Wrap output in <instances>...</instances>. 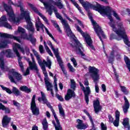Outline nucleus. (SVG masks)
<instances>
[{
	"label": "nucleus",
	"mask_w": 130,
	"mask_h": 130,
	"mask_svg": "<svg viewBox=\"0 0 130 130\" xmlns=\"http://www.w3.org/2000/svg\"><path fill=\"white\" fill-rule=\"evenodd\" d=\"M89 9H92L94 11H96L101 14L106 15L110 21V22H109V25L110 27H112L113 30L116 31L117 34H120V30H116V28H115V21H114L112 16H111V13L112 12V8L109 6H107L105 8L97 2H93V4H91L89 2H87L84 9L85 11H88Z\"/></svg>",
	"instance_id": "obj_1"
},
{
	"label": "nucleus",
	"mask_w": 130,
	"mask_h": 130,
	"mask_svg": "<svg viewBox=\"0 0 130 130\" xmlns=\"http://www.w3.org/2000/svg\"><path fill=\"white\" fill-rule=\"evenodd\" d=\"M111 28H112V30L115 33L117 34L116 35L114 34H112L110 35V39L111 40H113V39H115L116 40H117L118 41H119L121 40V38L123 39V41L126 45L128 46V47H130V41L129 39H128V37H127V35H126V32H125V28H124V27H123V23L122 22H120L118 23L117 24V28H116V25L115 23V28H116V31H120V34L118 35L116 31H114L113 30V27L111 26ZM121 37V38H120Z\"/></svg>",
	"instance_id": "obj_2"
},
{
	"label": "nucleus",
	"mask_w": 130,
	"mask_h": 130,
	"mask_svg": "<svg viewBox=\"0 0 130 130\" xmlns=\"http://www.w3.org/2000/svg\"><path fill=\"white\" fill-rule=\"evenodd\" d=\"M0 37L2 38H8V39H4L0 41V49L9 48V45H8V44H11V43L10 39H14V40H16L17 42H19V43H21V40L19 39V37L6 33H2L0 32Z\"/></svg>",
	"instance_id": "obj_3"
},
{
	"label": "nucleus",
	"mask_w": 130,
	"mask_h": 130,
	"mask_svg": "<svg viewBox=\"0 0 130 130\" xmlns=\"http://www.w3.org/2000/svg\"><path fill=\"white\" fill-rule=\"evenodd\" d=\"M88 17L89 18V19L90 20L93 27V29L95 32V33L97 34L98 37L99 38V39H100L101 41L103 43V40H102V38L101 37L102 35L103 38H104V39H105V38H106V36H105V35L104 34V32L102 30V29H101V27L99 26V25H98V24H97V22H96V21H95L94 20V19H93V16L92 15V13L88 12Z\"/></svg>",
	"instance_id": "obj_4"
},
{
	"label": "nucleus",
	"mask_w": 130,
	"mask_h": 130,
	"mask_svg": "<svg viewBox=\"0 0 130 130\" xmlns=\"http://www.w3.org/2000/svg\"><path fill=\"white\" fill-rule=\"evenodd\" d=\"M3 7L4 10L7 13L8 16H9L10 21L13 23H19L20 22V19L19 18H16V15L14 13V10L12 6H8L7 4L3 2Z\"/></svg>",
	"instance_id": "obj_5"
},
{
	"label": "nucleus",
	"mask_w": 130,
	"mask_h": 130,
	"mask_svg": "<svg viewBox=\"0 0 130 130\" xmlns=\"http://www.w3.org/2000/svg\"><path fill=\"white\" fill-rule=\"evenodd\" d=\"M89 72L90 74H92L91 77L92 78L93 80V82L95 83V90L96 93H99V86H98V84H97V81L99 80V70L98 69L94 67H89Z\"/></svg>",
	"instance_id": "obj_6"
},
{
	"label": "nucleus",
	"mask_w": 130,
	"mask_h": 130,
	"mask_svg": "<svg viewBox=\"0 0 130 130\" xmlns=\"http://www.w3.org/2000/svg\"><path fill=\"white\" fill-rule=\"evenodd\" d=\"M9 73L12 74V76L8 75V78L11 83L17 84V82H21L23 80V76L19 73L15 71V69H12L9 71Z\"/></svg>",
	"instance_id": "obj_7"
},
{
	"label": "nucleus",
	"mask_w": 130,
	"mask_h": 130,
	"mask_svg": "<svg viewBox=\"0 0 130 130\" xmlns=\"http://www.w3.org/2000/svg\"><path fill=\"white\" fill-rule=\"evenodd\" d=\"M22 17H24L25 20L27 24V29L28 31L31 32L32 34L35 32V28L33 26V23L31 22V18H30V13L29 12H25L24 13H22Z\"/></svg>",
	"instance_id": "obj_8"
},
{
	"label": "nucleus",
	"mask_w": 130,
	"mask_h": 130,
	"mask_svg": "<svg viewBox=\"0 0 130 130\" xmlns=\"http://www.w3.org/2000/svg\"><path fill=\"white\" fill-rule=\"evenodd\" d=\"M76 29L77 31L81 34L82 36L84 37L85 39V42H86L87 45L89 46L90 48L92 49V50H95V48L94 47V46L92 45V43H93V41H92V39H91V37L88 34L85 35V32L82 30V29H81V27L79 26V25H77L76 26Z\"/></svg>",
	"instance_id": "obj_9"
},
{
	"label": "nucleus",
	"mask_w": 130,
	"mask_h": 130,
	"mask_svg": "<svg viewBox=\"0 0 130 130\" xmlns=\"http://www.w3.org/2000/svg\"><path fill=\"white\" fill-rule=\"evenodd\" d=\"M39 1L40 2H41V3H42V4H43L44 7L47 10V12H48V14H49L50 16H51L52 15V13H53V11L55 15H57V14H58L57 9L53 5H51V4H49V3L47 2H44V0H39Z\"/></svg>",
	"instance_id": "obj_10"
},
{
	"label": "nucleus",
	"mask_w": 130,
	"mask_h": 130,
	"mask_svg": "<svg viewBox=\"0 0 130 130\" xmlns=\"http://www.w3.org/2000/svg\"><path fill=\"white\" fill-rule=\"evenodd\" d=\"M55 16L57 19H59L61 21L62 25L64 26L66 29L68 36H72V34H73V32H72L71 27H70V25H69V23H68V21L63 19V18H62V17H61V15H60L59 13L56 14Z\"/></svg>",
	"instance_id": "obj_11"
},
{
	"label": "nucleus",
	"mask_w": 130,
	"mask_h": 130,
	"mask_svg": "<svg viewBox=\"0 0 130 130\" xmlns=\"http://www.w3.org/2000/svg\"><path fill=\"white\" fill-rule=\"evenodd\" d=\"M0 87L3 91H6V92L10 95H11V94H14L15 96H20V95H21V91H20V90L15 86L13 87L12 90L10 88L6 86H4V85L2 84L0 85Z\"/></svg>",
	"instance_id": "obj_12"
},
{
	"label": "nucleus",
	"mask_w": 130,
	"mask_h": 130,
	"mask_svg": "<svg viewBox=\"0 0 130 130\" xmlns=\"http://www.w3.org/2000/svg\"><path fill=\"white\" fill-rule=\"evenodd\" d=\"M36 98V95L34 94L31 99V102L30 103V110L34 115H39L40 112H39V108L36 106V102H35V99Z\"/></svg>",
	"instance_id": "obj_13"
},
{
	"label": "nucleus",
	"mask_w": 130,
	"mask_h": 130,
	"mask_svg": "<svg viewBox=\"0 0 130 130\" xmlns=\"http://www.w3.org/2000/svg\"><path fill=\"white\" fill-rule=\"evenodd\" d=\"M75 46H74L73 44H71V46H72V47H73V48L74 47H75L76 51L79 52V54L81 55V56H82V58L84 59V60H87V58H86V55L82 51V49H83L82 44H80L78 40L75 41Z\"/></svg>",
	"instance_id": "obj_14"
},
{
	"label": "nucleus",
	"mask_w": 130,
	"mask_h": 130,
	"mask_svg": "<svg viewBox=\"0 0 130 130\" xmlns=\"http://www.w3.org/2000/svg\"><path fill=\"white\" fill-rule=\"evenodd\" d=\"M3 27L7 28V29H9L10 30H12V29H13L12 25H11V24H10L8 22V19L6 15H3L0 18V28Z\"/></svg>",
	"instance_id": "obj_15"
},
{
	"label": "nucleus",
	"mask_w": 130,
	"mask_h": 130,
	"mask_svg": "<svg viewBox=\"0 0 130 130\" xmlns=\"http://www.w3.org/2000/svg\"><path fill=\"white\" fill-rule=\"evenodd\" d=\"M27 5L29 6V8H30L35 13H36V14H37V15L40 16V17L43 19L46 24H48V20H47V18L44 16V15H42V13H40L39 11H38V9L36 7L34 6V5L31 3H28Z\"/></svg>",
	"instance_id": "obj_16"
},
{
	"label": "nucleus",
	"mask_w": 130,
	"mask_h": 130,
	"mask_svg": "<svg viewBox=\"0 0 130 130\" xmlns=\"http://www.w3.org/2000/svg\"><path fill=\"white\" fill-rule=\"evenodd\" d=\"M93 106L95 113L98 114L101 110H102V106L100 105V101L99 99H96V100L93 102Z\"/></svg>",
	"instance_id": "obj_17"
},
{
	"label": "nucleus",
	"mask_w": 130,
	"mask_h": 130,
	"mask_svg": "<svg viewBox=\"0 0 130 130\" xmlns=\"http://www.w3.org/2000/svg\"><path fill=\"white\" fill-rule=\"evenodd\" d=\"M31 60L32 62L31 61H28V64L29 66V69L31 71H33L34 70L37 72V74H38L39 72V69H38V67H37V65H36V63H35V58L32 56V54H31Z\"/></svg>",
	"instance_id": "obj_18"
},
{
	"label": "nucleus",
	"mask_w": 130,
	"mask_h": 130,
	"mask_svg": "<svg viewBox=\"0 0 130 130\" xmlns=\"http://www.w3.org/2000/svg\"><path fill=\"white\" fill-rule=\"evenodd\" d=\"M72 98H76V93L75 92V91L69 89L67 90V93L65 95L64 99L66 101H69Z\"/></svg>",
	"instance_id": "obj_19"
},
{
	"label": "nucleus",
	"mask_w": 130,
	"mask_h": 130,
	"mask_svg": "<svg viewBox=\"0 0 130 130\" xmlns=\"http://www.w3.org/2000/svg\"><path fill=\"white\" fill-rule=\"evenodd\" d=\"M11 119L12 118L11 117H9L7 115H5L3 116L2 119V126L5 128H8L9 126V124L11 122Z\"/></svg>",
	"instance_id": "obj_20"
},
{
	"label": "nucleus",
	"mask_w": 130,
	"mask_h": 130,
	"mask_svg": "<svg viewBox=\"0 0 130 130\" xmlns=\"http://www.w3.org/2000/svg\"><path fill=\"white\" fill-rule=\"evenodd\" d=\"M76 121L78 122V124L76 125V127L78 129H86V128L89 127L88 124H84L83 120L80 119H77Z\"/></svg>",
	"instance_id": "obj_21"
},
{
	"label": "nucleus",
	"mask_w": 130,
	"mask_h": 130,
	"mask_svg": "<svg viewBox=\"0 0 130 130\" xmlns=\"http://www.w3.org/2000/svg\"><path fill=\"white\" fill-rule=\"evenodd\" d=\"M84 94V99L86 103L88 105L89 104V95L91 94V90L89 86L86 87V89H83Z\"/></svg>",
	"instance_id": "obj_22"
},
{
	"label": "nucleus",
	"mask_w": 130,
	"mask_h": 130,
	"mask_svg": "<svg viewBox=\"0 0 130 130\" xmlns=\"http://www.w3.org/2000/svg\"><path fill=\"white\" fill-rule=\"evenodd\" d=\"M124 100L125 102L124 106L122 107V109L124 113L126 114L128 109H129V102H128V100H127L126 96H124Z\"/></svg>",
	"instance_id": "obj_23"
},
{
	"label": "nucleus",
	"mask_w": 130,
	"mask_h": 130,
	"mask_svg": "<svg viewBox=\"0 0 130 130\" xmlns=\"http://www.w3.org/2000/svg\"><path fill=\"white\" fill-rule=\"evenodd\" d=\"M47 43L48 45H49V46L52 49L55 57L56 58L59 57L60 56H59V53H58V48H57V49L54 48V47H53V45H52V43H51V41H48Z\"/></svg>",
	"instance_id": "obj_24"
},
{
	"label": "nucleus",
	"mask_w": 130,
	"mask_h": 130,
	"mask_svg": "<svg viewBox=\"0 0 130 130\" xmlns=\"http://www.w3.org/2000/svg\"><path fill=\"white\" fill-rule=\"evenodd\" d=\"M56 59H57V61L58 63L59 66L60 67V69L62 72H63V74L65 75H68V72H67V70H66V69H64L63 64H62L63 62H62V60H61V58H60V56H59V57H57Z\"/></svg>",
	"instance_id": "obj_25"
},
{
	"label": "nucleus",
	"mask_w": 130,
	"mask_h": 130,
	"mask_svg": "<svg viewBox=\"0 0 130 130\" xmlns=\"http://www.w3.org/2000/svg\"><path fill=\"white\" fill-rule=\"evenodd\" d=\"M45 85L47 91H50L52 97H54V93H53V89H52V87H53L52 84L49 81L45 80Z\"/></svg>",
	"instance_id": "obj_26"
},
{
	"label": "nucleus",
	"mask_w": 130,
	"mask_h": 130,
	"mask_svg": "<svg viewBox=\"0 0 130 130\" xmlns=\"http://www.w3.org/2000/svg\"><path fill=\"white\" fill-rule=\"evenodd\" d=\"M14 7H17V8H20V12L21 13V16H22V14H24V13H25V12H28L27 11H24V8H23V1H22V0H19L18 1V4H15L14 5Z\"/></svg>",
	"instance_id": "obj_27"
},
{
	"label": "nucleus",
	"mask_w": 130,
	"mask_h": 130,
	"mask_svg": "<svg viewBox=\"0 0 130 130\" xmlns=\"http://www.w3.org/2000/svg\"><path fill=\"white\" fill-rule=\"evenodd\" d=\"M18 31L19 33H21L20 37L23 38V39H27V34L25 31V29L23 27H18Z\"/></svg>",
	"instance_id": "obj_28"
},
{
	"label": "nucleus",
	"mask_w": 130,
	"mask_h": 130,
	"mask_svg": "<svg viewBox=\"0 0 130 130\" xmlns=\"http://www.w3.org/2000/svg\"><path fill=\"white\" fill-rule=\"evenodd\" d=\"M0 68L2 71H6V72H9V68L5 67V62L4 61V59H3V57L1 56V54H0Z\"/></svg>",
	"instance_id": "obj_29"
},
{
	"label": "nucleus",
	"mask_w": 130,
	"mask_h": 130,
	"mask_svg": "<svg viewBox=\"0 0 130 130\" xmlns=\"http://www.w3.org/2000/svg\"><path fill=\"white\" fill-rule=\"evenodd\" d=\"M35 25H36L37 31H40V28H41V29L43 31V32H44V29H45V28H46V27H45V26H44V24H43L41 22H39V23L36 22Z\"/></svg>",
	"instance_id": "obj_30"
},
{
	"label": "nucleus",
	"mask_w": 130,
	"mask_h": 130,
	"mask_svg": "<svg viewBox=\"0 0 130 130\" xmlns=\"http://www.w3.org/2000/svg\"><path fill=\"white\" fill-rule=\"evenodd\" d=\"M19 89L20 91H22V92H25V93H27V94H29V93H31L32 91L30 88H28V87H27V86L26 85L21 86Z\"/></svg>",
	"instance_id": "obj_31"
},
{
	"label": "nucleus",
	"mask_w": 130,
	"mask_h": 130,
	"mask_svg": "<svg viewBox=\"0 0 130 130\" xmlns=\"http://www.w3.org/2000/svg\"><path fill=\"white\" fill-rule=\"evenodd\" d=\"M58 2H55L53 0H50V2L51 4L54 5V6H57L59 9H62L63 8V5L60 2V0H58Z\"/></svg>",
	"instance_id": "obj_32"
},
{
	"label": "nucleus",
	"mask_w": 130,
	"mask_h": 130,
	"mask_svg": "<svg viewBox=\"0 0 130 130\" xmlns=\"http://www.w3.org/2000/svg\"><path fill=\"white\" fill-rule=\"evenodd\" d=\"M27 40H29V41L31 42V44L34 45V46H36V38H33V35L32 34H29V37L26 38Z\"/></svg>",
	"instance_id": "obj_33"
},
{
	"label": "nucleus",
	"mask_w": 130,
	"mask_h": 130,
	"mask_svg": "<svg viewBox=\"0 0 130 130\" xmlns=\"http://www.w3.org/2000/svg\"><path fill=\"white\" fill-rule=\"evenodd\" d=\"M83 112H84V113L87 115L92 124V127H95V124H94V121H93V119L92 118V116H91V115H90V113H89V112H88V111H87V110L86 109L83 110Z\"/></svg>",
	"instance_id": "obj_34"
},
{
	"label": "nucleus",
	"mask_w": 130,
	"mask_h": 130,
	"mask_svg": "<svg viewBox=\"0 0 130 130\" xmlns=\"http://www.w3.org/2000/svg\"><path fill=\"white\" fill-rule=\"evenodd\" d=\"M42 124L43 125V129L44 130H48V122H47V119H46V118H45L43 120Z\"/></svg>",
	"instance_id": "obj_35"
},
{
	"label": "nucleus",
	"mask_w": 130,
	"mask_h": 130,
	"mask_svg": "<svg viewBox=\"0 0 130 130\" xmlns=\"http://www.w3.org/2000/svg\"><path fill=\"white\" fill-rule=\"evenodd\" d=\"M124 60L126 63L127 68L128 69L129 72H130V59L127 56H124Z\"/></svg>",
	"instance_id": "obj_36"
},
{
	"label": "nucleus",
	"mask_w": 130,
	"mask_h": 130,
	"mask_svg": "<svg viewBox=\"0 0 130 130\" xmlns=\"http://www.w3.org/2000/svg\"><path fill=\"white\" fill-rule=\"evenodd\" d=\"M71 2H72V3H73V5L76 7V8H77V9H78V11H79L80 13L83 16H85L84 12H83V11H82V9H81V7H80V6H79V4H78V3H77V2L74 1V0H72V1H71Z\"/></svg>",
	"instance_id": "obj_37"
},
{
	"label": "nucleus",
	"mask_w": 130,
	"mask_h": 130,
	"mask_svg": "<svg viewBox=\"0 0 130 130\" xmlns=\"http://www.w3.org/2000/svg\"><path fill=\"white\" fill-rule=\"evenodd\" d=\"M58 107L60 114L61 115V116L64 117L66 116V114H64V110H63V108H62V106H61V104L58 105Z\"/></svg>",
	"instance_id": "obj_38"
},
{
	"label": "nucleus",
	"mask_w": 130,
	"mask_h": 130,
	"mask_svg": "<svg viewBox=\"0 0 130 130\" xmlns=\"http://www.w3.org/2000/svg\"><path fill=\"white\" fill-rule=\"evenodd\" d=\"M5 53L6 54L7 57H8V58H13L14 57L12 50L10 49L6 50Z\"/></svg>",
	"instance_id": "obj_39"
},
{
	"label": "nucleus",
	"mask_w": 130,
	"mask_h": 130,
	"mask_svg": "<svg viewBox=\"0 0 130 130\" xmlns=\"http://www.w3.org/2000/svg\"><path fill=\"white\" fill-rule=\"evenodd\" d=\"M18 61L19 66L20 68L21 71L22 73H24V72H25V69L24 68V65L23 64V62L21 61L20 59H18Z\"/></svg>",
	"instance_id": "obj_40"
},
{
	"label": "nucleus",
	"mask_w": 130,
	"mask_h": 130,
	"mask_svg": "<svg viewBox=\"0 0 130 130\" xmlns=\"http://www.w3.org/2000/svg\"><path fill=\"white\" fill-rule=\"evenodd\" d=\"M34 55H35L36 57H37V59L38 60V63H39V64L40 66H42V60H41V59L40 58V55L38 54V53H37V52H36V53H35Z\"/></svg>",
	"instance_id": "obj_41"
},
{
	"label": "nucleus",
	"mask_w": 130,
	"mask_h": 130,
	"mask_svg": "<svg viewBox=\"0 0 130 130\" xmlns=\"http://www.w3.org/2000/svg\"><path fill=\"white\" fill-rule=\"evenodd\" d=\"M77 87V85L76 84V82H75V80L71 79V88L73 89L74 91L76 90V88Z\"/></svg>",
	"instance_id": "obj_42"
},
{
	"label": "nucleus",
	"mask_w": 130,
	"mask_h": 130,
	"mask_svg": "<svg viewBox=\"0 0 130 130\" xmlns=\"http://www.w3.org/2000/svg\"><path fill=\"white\" fill-rule=\"evenodd\" d=\"M56 82H57V79L56 78V75H55L54 76V83L55 84V85H54L55 91V92L56 93V94H57V92H58V88H57V83Z\"/></svg>",
	"instance_id": "obj_43"
},
{
	"label": "nucleus",
	"mask_w": 130,
	"mask_h": 130,
	"mask_svg": "<svg viewBox=\"0 0 130 130\" xmlns=\"http://www.w3.org/2000/svg\"><path fill=\"white\" fill-rule=\"evenodd\" d=\"M41 94L42 95V100L44 104L47 103V99H46L45 94L42 91L41 92Z\"/></svg>",
	"instance_id": "obj_44"
},
{
	"label": "nucleus",
	"mask_w": 130,
	"mask_h": 130,
	"mask_svg": "<svg viewBox=\"0 0 130 130\" xmlns=\"http://www.w3.org/2000/svg\"><path fill=\"white\" fill-rule=\"evenodd\" d=\"M122 124L125 128H126V126L129 125V122H128V118H125L124 119H123Z\"/></svg>",
	"instance_id": "obj_45"
},
{
	"label": "nucleus",
	"mask_w": 130,
	"mask_h": 130,
	"mask_svg": "<svg viewBox=\"0 0 130 130\" xmlns=\"http://www.w3.org/2000/svg\"><path fill=\"white\" fill-rule=\"evenodd\" d=\"M121 91L125 94V95H127L128 94V91L126 89V87H125L124 86H121Z\"/></svg>",
	"instance_id": "obj_46"
},
{
	"label": "nucleus",
	"mask_w": 130,
	"mask_h": 130,
	"mask_svg": "<svg viewBox=\"0 0 130 130\" xmlns=\"http://www.w3.org/2000/svg\"><path fill=\"white\" fill-rule=\"evenodd\" d=\"M79 3L81 4V5H82V7L84 8V9H85L88 1H85L84 0H78Z\"/></svg>",
	"instance_id": "obj_47"
},
{
	"label": "nucleus",
	"mask_w": 130,
	"mask_h": 130,
	"mask_svg": "<svg viewBox=\"0 0 130 130\" xmlns=\"http://www.w3.org/2000/svg\"><path fill=\"white\" fill-rule=\"evenodd\" d=\"M52 22L53 24H54V26L55 27V28H57L58 31H59V32H61V30H60L59 25H58V24L57 23H56V22H55V21L53 20Z\"/></svg>",
	"instance_id": "obj_48"
},
{
	"label": "nucleus",
	"mask_w": 130,
	"mask_h": 130,
	"mask_svg": "<svg viewBox=\"0 0 130 130\" xmlns=\"http://www.w3.org/2000/svg\"><path fill=\"white\" fill-rule=\"evenodd\" d=\"M71 60L73 62L74 68H76L77 66H78V63H77V60H76V58H75V57H72L71 58Z\"/></svg>",
	"instance_id": "obj_49"
},
{
	"label": "nucleus",
	"mask_w": 130,
	"mask_h": 130,
	"mask_svg": "<svg viewBox=\"0 0 130 130\" xmlns=\"http://www.w3.org/2000/svg\"><path fill=\"white\" fill-rule=\"evenodd\" d=\"M71 60L73 62L74 68H76L77 66H78V63H77V60H76V58H75V57H72L71 58Z\"/></svg>",
	"instance_id": "obj_50"
},
{
	"label": "nucleus",
	"mask_w": 130,
	"mask_h": 130,
	"mask_svg": "<svg viewBox=\"0 0 130 130\" xmlns=\"http://www.w3.org/2000/svg\"><path fill=\"white\" fill-rule=\"evenodd\" d=\"M112 123L114 124V126H116V127H118L119 125V119H115V120L113 121Z\"/></svg>",
	"instance_id": "obj_51"
},
{
	"label": "nucleus",
	"mask_w": 130,
	"mask_h": 130,
	"mask_svg": "<svg viewBox=\"0 0 130 130\" xmlns=\"http://www.w3.org/2000/svg\"><path fill=\"white\" fill-rule=\"evenodd\" d=\"M56 97L59 101H60L61 102H63V101H64L62 96L59 95L58 93H56Z\"/></svg>",
	"instance_id": "obj_52"
},
{
	"label": "nucleus",
	"mask_w": 130,
	"mask_h": 130,
	"mask_svg": "<svg viewBox=\"0 0 130 130\" xmlns=\"http://www.w3.org/2000/svg\"><path fill=\"white\" fill-rule=\"evenodd\" d=\"M114 57L115 56H109L108 57V62L109 63H112V62H113V61H114Z\"/></svg>",
	"instance_id": "obj_53"
},
{
	"label": "nucleus",
	"mask_w": 130,
	"mask_h": 130,
	"mask_svg": "<svg viewBox=\"0 0 130 130\" xmlns=\"http://www.w3.org/2000/svg\"><path fill=\"white\" fill-rule=\"evenodd\" d=\"M101 130H107V126L106 124H104V123H101Z\"/></svg>",
	"instance_id": "obj_54"
},
{
	"label": "nucleus",
	"mask_w": 130,
	"mask_h": 130,
	"mask_svg": "<svg viewBox=\"0 0 130 130\" xmlns=\"http://www.w3.org/2000/svg\"><path fill=\"white\" fill-rule=\"evenodd\" d=\"M120 117V112L118 111V110H117L115 111V119H119V117Z\"/></svg>",
	"instance_id": "obj_55"
},
{
	"label": "nucleus",
	"mask_w": 130,
	"mask_h": 130,
	"mask_svg": "<svg viewBox=\"0 0 130 130\" xmlns=\"http://www.w3.org/2000/svg\"><path fill=\"white\" fill-rule=\"evenodd\" d=\"M43 74L45 76V78H44V81H45H45H48V82H49V81L48 80V74H47V72L46 71L45 72H43Z\"/></svg>",
	"instance_id": "obj_56"
},
{
	"label": "nucleus",
	"mask_w": 130,
	"mask_h": 130,
	"mask_svg": "<svg viewBox=\"0 0 130 130\" xmlns=\"http://www.w3.org/2000/svg\"><path fill=\"white\" fill-rule=\"evenodd\" d=\"M113 16L115 17V18H116V19L118 21H120V17H119V16H118V14H117V13H116L115 11H113Z\"/></svg>",
	"instance_id": "obj_57"
},
{
	"label": "nucleus",
	"mask_w": 130,
	"mask_h": 130,
	"mask_svg": "<svg viewBox=\"0 0 130 130\" xmlns=\"http://www.w3.org/2000/svg\"><path fill=\"white\" fill-rule=\"evenodd\" d=\"M108 118H109V122H111V123H112V122H113V120H114V118L112 117V115L109 114Z\"/></svg>",
	"instance_id": "obj_58"
},
{
	"label": "nucleus",
	"mask_w": 130,
	"mask_h": 130,
	"mask_svg": "<svg viewBox=\"0 0 130 130\" xmlns=\"http://www.w3.org/2000/svg\"><path fill=\"white\" fill-rule=\"evenodd\" d=\"M46 67H48V69L50 70L51 69V61L50 59H48V63L46 65Z\"/></svg>",
	"instance_id": "obj_59"
},
{
	"label": "nucleus",
	"mask_w": 130,
	"mask_h": 130,
	"mask_svg": "<svg viewBox=\"0 0 130 130\" xmlns=\"http://www.w3.org/2000/svg\"><path fill=\"white\" fill-rule=\"evenodd\" d=\"M55 130H62V126L61 125H56L55 127Z\"/></svg>",
	"instance_id": "obj_60"
},
{
	"label": "nucleus",
	"mask_w": 130,
	"mask_h": 130,
	"mask_svg": "<svg viewBox=\"0 0 130 130\" xmlns=\"http://www.w3.org/2000/svg\"><path fill=\"white\" fill-rule=\"evenodd\" d=\"M39 49L41 53H43L44 52V50L43 49V46H42V45H40Z\"/></svg>",
	"instance_id": "obj_61"
},
{
	"label": "nucleus",
	"mask_w": 130,
	"mask_h": 130,
	"mask_svg": "<svg viewBox=\"0 0 130 130\" xmlns=\"http://www.w3.org/2000/svg\"><path fill=\"white\" fill-rule=\"evenodd\" d=\"M116 58L117 60H120V59H121V55L119 53L117 54L116 55Z\"/></svg>",
	"instance_id": "obj_62"
},
{
	"label": "nucleus",
	"mask_w": 130,
	"mask_h": 130,
	"mask_svg": "<svg viewBox=\"0 0 130 130\" xmlns=\"http://www.w3.org/2000/svg\"><path fill=\"white\" fill-rule=\"evenodd\" d=\"M28 75H30V70L29 68H27L26 72L24 74V76H28Z\"/></svg>",
	"instance_id": "obj_63"
},
{
	"label": "nucleus",
	"mask_w": 130,
	"mask_h": 130,
	"mask_svg": "<svg viewBox=\"0 0 130 130\" xmlns=\"http://www.w3.org/2000/svg\"><path fill=\"white\" fill-rule=\"evenodd\" d=\"M24 51H25L26 53H30V49L27 46H25Z\"/></svg>",
	"instance_id": "obj_64"
}]
</instances>
